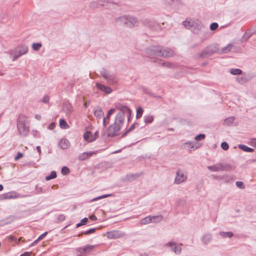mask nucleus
<instances>
[{
	"instance_id": "nucleus-54",
	"label": "nucleus",
	"mask_w": 256,
	"mask_h": 256,
	"mask_svg": "<svg viewBox=\"0 0 256 256\" xmlns=\"http://www.w3.org/2000/svg\"><path fill=\"white\" fill-rule=\"evenodd\" d=\"M236 185L240 188L244 189L245 188L244 183L242 182H236Z\"/></svg>"
},
{
	"instance_id": "nucleus-51",
	"label": "nucleus",
	"mask_w": 256,
	"mask_h": 256,
	"mask_svg": "<svg viewBox=\"0 0 256 256\" xmlns=\"http://www.w3.org/2000/svg\"><path fill=\"white\" fill-rule=\"evenodd\" d=\"M236 80L238 81V82H239L240 84H243L246 82V78L243 76L238 77L236 78Z\"/></svg>"
},
{
	"instance_id": "nucleus-25",
	"label": "nucleus",
	"mask_w": 256,
	"mask_h": 256,
	"mask_svg": "<svg viewBox=\"0 0 256 256\" xmlns=\"http://www.w3.org/2000/svg\"><path fill=\"white\" fill-rule=\"evenodd\" d=\"M238 148L245 152H252L254 151V148L248 147V146L242 144H238Z\"/></svg>"
},
{
	"instance_id": "nucleus-37",
	"label": "nucleus",
	"mask_w": 256,
	"mask_h": 256,
	"mask_svg": "<svg viewBox=\"0 0 256 256\" xmlns=\"http://www.w3.org/2000/svg\"><path fill=\"white\" fill-rule=\"evenodd\" d=\"M150 218L152 219V222H158L162 220V216H150Z\"/></svg>"
},
{
	"instance_id": "nucleus-64",
	"label": "nucleus",
	"mask_w": 256,
	"mask_h": 256,
	"mask_svg": "<svg viewBox=\"0 0 256 256\" xmlns=\"http://www.w3.org/2000/svg\"><path fill=\"white\" fill-rule=\"evenodd\" d=\"M55 124L54 122H52L50 124H49L48 128L50 130H52Z\"/></svg>"
},
{
	"instance_id": "nucleus-10",
	"label": "nucleus",
	"mask_w": 256,
	"mask_h": 256,
	"mask_svg": "<svg viewBox=\"0 0 256 256\" xmlns=\"http://www.w3.org/2000/svg\"><path fill=\"white\" fill-rule=\"evenodd\" d=\"M124 236V233L120 230H112L108 232L106 234L107 237L110 239H116L122 238Z\"/></svg>"
},
{
	"instance_id": "nucleus-32",
	"label": "nucleus",
	"mask_w": 256,
	"mask_h": 256,
	"mask_svg": "<svg viewBox=\"0 0 256 256\" xmlns=\"http://www.w3.org/2000/svg\"><path fill=\"white\" fill-rule=\"evenodd\" d=\"M136 124L138 125V124L136 123L132 124L128 129L124 132L122 134V137H125L128 133L132 132L135 128Z\"/></svg>"
},
{
	"instance_id": "nucleus-62",
	"label": "nucleus",
	"mask_w": 256,
	"mask_h": 256,
	"mask_svg": "<svg viewBox=\"0 0 256 256\" xmlns=\"http://www.w3.org/2000/svg\"><path fill=\"white\" fill-rule=\"evenodd\" d=\"M32 254V252H24V254H22L20 256H31Z\"/></svg>"
},
{
	"instance_id": "nucleus-2",
	"label": "nucleus",
	"mask_w": 256,
	"mask_h": 256,
	"mask_svg": "<svg viewBox=\"0 0 256 256\" xmlns=\"http://www.w3.org/2000/svg\"><path fill=\"white\" fill-rule=\"evenodd\" d=\"M116 22L119 25L126 26L130 28L137 26L139 24L138 18L130 16L118 17L116 20Z\"/></svg>"
},
{
	"instance_id": "nucleus-58",
	"label": "nucleus",
	"mask_w": 256,
	"mask_h": 256,
	"mask_svg": "<svg viewBox=\"0 0 256 256\" xmlns=\"http://www.w3.org/2000/svg\"><path fill=\"white\" fill-rule=\"evenodd\" d=\"M32 135L34 136L36 138H39L40 137V133L37 130H33Z\"/></svg>"
},
{
	"instance_id": "nucleus-24",
	"label": "nucleus",
	"mask_w": 256,
	"mask_h": 256,
	"mask_svg": "<svg viewBox=\"0 0 256 256\" xmlns=\"http://www.w3.org/2000/svg\"><path fill=\"white\" fill-rule=\"evenodd\" d=\"M108 82L110 84H114L118 82V80L116 78L111 74H110L108 76H107V78H106Z\"/></svg>"
},
{
	"instance_id": "nucleus-39",
	"label": "nucleus",
	"mask_w": 256,
	"mask_h": 256,
	"mask_svg": "<svg viewBox=\"0 0 256 256\" xmlns=\"http://www.w3.org/2000/svg\"><path fill=\"white\" fill-rule=\"evenodd\" d=\"M235 120V118L234 116H230L226 118L224 120V124H226L227 125L231 124Z\"/></svg>"
},
{
	"instance_id": "nucleus-55",
	"label": "nucleus",
	"mask_w": 256,
	"mask_h": 256,
	"mask_svg": "<svg viewBox=\"0 0 256 256\" xmlns=\"http://www.w3.org/2000/svg\"><path fill=\"white\" fill-rule=\"evenodd\" d=\"M142 90L146 94L150 96H154V94L150 92V90L148 88L144 87L142 88Z\"/></svg>"
},
{
	"instance_id": "nucleus-34",
	"label": "nucleus",
	"mask_w": 256,
	"mask_h": 256,
	"mask_svg": "<svg viewBox=\"0 0 256 256\" xmlns=\"http://www.w3.org/2000/svg\"><path fill=\"white\" fill-rule=\"evenodd\" d=\"M154 118L152 115H148L144 116V122L146 124H150L154 120Z\"/></svg>"
},
{
	"instance_id": "nucleus-17",
	"label": "nucleus",
	"mask_w": 256,
	"mask_h": 256,
	"mask_svg": "<svg viewBox=\"0 0 256 256\" xmlns=\"http://www.w3.org/2000/svg\"><path fill=\"white\" fill-rule=\"evenodd\" d=\"M142 174V172L128 174L126 176L125 179L126 180H128L129 182H132V181L134 180L139 178Z\"/></svg>"
},
{
	"instance_id": "nucleus-33",
	"label": "nucleus",
	"mask_w": 256,
	"mask_h": 256,
	"mask_svg": "<svg viewBox=\"0 0 256 256\" xmlns=\"http://www.w3.org/2000/svg\"><path fill=\"white\" fill-rule=\"evenodd\" d=\"M150 222H152L150 216L145 217L144 218L142 219L140 222V224L143 225L146 224Z\"/></svg>"
},
{
	"instance_id": "nucleus-57",
	"label": "nucleus",
	"mask_w": 256,
	"mask_h": 256,
	"mask_svg": "<svg viewBox=\"0 0 256 256\" xmlns=\"http://www.w3.org/2000/svg\"><path fill=\"white\" fill-rule=\"evenodd\" d=\"M49 100H50V98L48 96H46V95H45L43 98H42V100H41V102H44V103H48V102H49Z\"/></svg>"
},
{
	"instance_id": "nucleus-21",
	"label": "nucleus",
	"mask_w": 256,
	"mask_h": 256,
	"mask_svg": "<svg viewBox=\"0 0 256 256\" xmlns=\"http://www.w3.org/2000/svg\"><path fill=\"white\" fill-rule=\"evenodd\" d=\"M70 145L69 141L66 138H62L58 142V146L62 149L68 148Z\"/></svg>"
},
{
	"instance_id": "nucleus-47",
	"label": "nucleus",
	"mask_w": 256,
	"mask_h": 256,
	"mask_svg": "<svg viewBox=\"0 0 256 256\" xmlns=\"http://www.w3.org/2000/svg\"><path fill=\"white\" fill-rule=\"evenodd\" d=\"M70 172V169L67 166H63L62 168L61 172L63 175L68 174Z\"/></svg>"
},
{
	"instance_id": "nucleus-56",
	"label": "nucleus",
	"mask_w": 256,
	"mask_h": 256,
	"mask_svg": "<svg viewBox=\"0 0 256 256\" xmlns=\"http://www.w3.org/2000/svg\"><path fill=\"white\" fill-rule=\"evenodd\" d=\"M10 222L7 221L6 220H0V226H5L6 224H10Z\"/></svg>"
},
{
	"instance_id": "nucleus-3",
	"label": "nucleus",
	"mask_w": 256,
	"mask_h": 256,
	"mask_svg": "<svg viewBox=\"0 0 256 256\" xmlns=\"http://www.w3.org/2000/svg\"><path fill=\"white\" fill-rule=\"evenodd\" d=\"M27 118L24 114H20L16 120V126L20 134L22 136H26L29 132V127L26 126V122Z\"/></svg>"
},
{
	"instance_id": "nucleus-8",
	"label": "nucleus",
	"mask_w": 256,
	"mask_h": 256,
	"mask_svg": "<svg viewBox=\"0 0 256 256\" xmlns=\"http://www.w3.org/2000/svg\"><path fill=\"white\" fill-rule=\"evenodd\" d=\"M187 178V176L186 175L182 170L178 169L176 172V176L174 178V183L179 184L184 182Z\"/></svg>"
},
{
	"instance_id": "nucleus-28",
	"label": "nucleus",
	"mask_w": 256,
	"mask_h": 256,
	"mask_svg": "<svg viewBox=\"0 0 256 256\" xmlns=\"http://www.w3.org/2000/svg\"><path fill=\"white\" fill-rule=\"evenodd\" d=\"M94 116L97 118H100L104 115V112L102 108H98L94 112Z\"/></svg>"
},
{
	"instance_id": "nucleus-59",
	"label": "nucleus",
	"mask_w": 256,
	"mask_h": 256,
	"mask_svg": "<svg viewBox=\"0 0 256 256\" xmlns=\"http://www.w3.org/2000/svg\"><path fill=\"white\" fill-rule=\"evenodd\" d=\"M22 156H23V154L20 152H18V153L17 155L15 156L14 160H18L20 158H22Z\"/></svg>"
},
{
	"instance_id": "nucleus-9",
	"label": "nucleus",
	"mask_w": 256,
	"mask_h": 256,
	"mask_svg": "<svg viewBox=\"0 0 256 256\" xmlns=\"http://www.w3.org/2000/svg\"><path fill=\"white\" fill-rule=\"evenodd\" d=\"M180 244H177L175 242H170L166 244V246H168L170 248L171 250L174 252L176 254H180L182 250Z\"/></svg>"
},
{
	"instance_id": "nucleus-16",
	"label": "nucleus",
	"mask_w": 256,
	"mask_h": 256,
	"mask_svg": "<svg viewBox=\"0 0 256 256\" xmlns=\"http://www.w3.org/2000/svg\"><path fill=\"white\" fill-rule=\"evenodd\" d=\"M109 2L107 0H99L97 2H93L90 4V7L92 8H98L100 6H105V3Z\"/></svg>"
},
{
	"instance_id": "nucleus-38",
	"label": "nucleus",
	"mask_w": 256,
	"mask_h": 256,
	"mask_svg": "<svg viewBox=\"0 0 256 256\" xmlns=\"http://www.w3.org/2000/svg\"><path fill=\"white\" fill-rule=\"evenodd\" d=\"M242 72V70L239 68H232L230 70V73L232 75L241 74Z\"/></svg>"
},
{
	"instance_id": "nucleus-5",
	"label": "nucleus",
	"mask_w": 256,
	"mask_h": 256,
	"mask_svg": "<svg viewBox=\"0 0 256 256\" xmlns=\"http://www.w3.org/2000/svg\"><path fill=\"white\" fill-rule=\"evenodd\" d=\"M160 46H152L146 50V56L150 58L155 56H160Z\"/></svg>"
},
{
	"instance_id": "nucleus-35",
	"label": "nucleus",
	"mask_w": 256,
	"mask_h": 256,
	"mask_svg": "<svg viewBox=\"0 0 256 256\" xmlns=\"http://www.w3.org/2000/svg\"><path fill=\"white\" fill-rule=\"evenodd\" d=\"M56 171L53 170L51 172L50 174V175L47 176L45 179L46 180L48 181L52 179H54L56 178Z\"/></svg>"
},
{
	"instance_id": "nucleus-42",
	"label": "nucleus",
	"mask_w": 256,
	"mask_h": 256,
	"mask_svg": "<svg viewBox=\"0 0 256 256\" xmlns=\"http://www.w3.org/2000/svg\"><path fill=\"white\" fill-rule=\"evenodd\" d=\"M143 114V109L141 107H139L136 110V118L137 119L140 118Z\"/></svg>"
},
{
	"instance_id": "nucleus-26",
	"label": "nucleus",
	"mask_w": 256,
	"mask_h": 256,
	"mask_svg": "<svg viewBox=\"0 0 256 256\" xmlns=\"http://www.w3.org/2000/svg\"><path fill=\"white\" fill-rule=\"evenodd\" d=\"M212 239V236L210 234H204L202 239V242L204 244H207Z\"/></svg>"
},
{
	"instance_id": "nucleus-41",
	"label": "nucleus",
	"mask_w": 256,
	"mask_h": 256,
	"mask_svg": "<svg viewBox=\"0 0 256 256\" xmlns=\"http://www.w3.org/2000/svg\"><path fill=\"white\" fill-rule=\"evenodd\" d=\"M42 46V44L40 42L33 43L32 44V48L34 50L38 51Z\"/></svg>"
},
{
	"instance_id": "nucleus-30",
	"label": "nucleus",
	"mask_w": 256,
	"mask_h": 256,
	"mask_svg": "<svg viewBox=\"0 0 256 256\" xmlns=\"http://www.w3.org/2000/svg\"><path fill=\"white\" fill-rule=\"evenodd\" d=\"M232 46H233L232 44H228L224 48H222L220 52L221 54H224V53H227V52H230Z\"/></svg>"
},
{
	"instance_id": "nucleus-22",
	"label": "nucleus",
	"mask_w": 256,
	"mask_h": 256,
	"mask_svg": "<svg viewBox=\"0 0 256 256\" xmlns=\"http://www.w3.org/2000/svg\"><path fill=\"white\" fill-rule=\"evenodd\" d=\"M14 194L12 192H9L4 194L0 196V200H4L14 198H16V196H14Z\"/></svg>"
},
{
	"instance_id": "nucleus-40",
	"label": "nucleus",
	"mask_w": 256,
	"mask_h": 256,
	"mask_svg": "<svg viewBox=\"0 0 256 256\" xmlns=\"http://www.w3.org/2000/svg\"><path fill=\"white\" fill-rule=\"evenodd\" d=\"M186 148L188 149L191 150L192 149L194 150V146L192 142H188L184 144ZM198 146H196L195 149H196Z\"/></svg>"
},
{
	"instance_id": "nucleus-13",
	"label": "nucleus",
	"mask_w": 256,
	"mask_h": 256,
	"mask_svg": "<svg viewBox=\"0 0 256 256\" xmlns=\"http://www.w3.org/2000/svg\"><path fill=\"white\" fill-rule=\"evenodd\" d=\"M96 86L98 90L106 94H110L112 92V90L110 87L106 86L100 83L97 82L96 84Z\"/></svg>"
},
{
	"instance_id": "nucleus-60",
	"label": "nucleus",
	"mask_w": 256,
	"mask_h": 256,
	"mask_svg": "<svg viewBox=\"0 0 256 256\" xmlns=\"http://www.w3.org/2000/svg\"><path fill=\"white\" fill-rule=\"evenodd\" d=\"M48 234V232H46L40 236L38 238V240H42Z\"/></svg>"
},
{
	"instance_id": "nucleus-6",
	"label": "nucleus",
	"mask_w": 256,
	"mask_h": 256,
	"mask_svg": "<svg viewBox=\"0 0 256 256\" xmlns=\"http://www.w3.org/2000/svg\"><path fill=\"white\" fill-rule=\"evenodd\" d=\"M207 168L212 172H218L220 170H229L231 166L228 164L216 163V164L207 166Z\"/></svg>"
},
{
	"instance_id": "nucleus-18",
	"label": "nucleus",
	"mask_w": 256,
	"mask_h": 256,
	"mask_svg": "<svg viewBox=\"0 0 256 256\" xmlns=\"http://www.w3.org/2000/svg\"><path fill=\"white\" fill-rule=\"evenodd\" d=\"M62 108L66 114H72L73 111V107L72 105L68 102L64 103L62 104Z\"/></svg>"
},
{
	"instance_id": "nucleus-45",
	"label": "nucleus",
	"mask_w": 256,
	"mask_h": 256,
	"mask_svg": "<svg viewBox=\"0 0 256 256\" xmlns=\"http://www.w3.org/2000/svg\"><path fill=\"white\" fill-rule=\"evenodd\" d=\"M112 195V194H106L102 195V196H99L98 197H96V198H93L91 201L92 202H94V201H96V200L102 199V198H108V197L110 196H111Z\"/></svg>"
},
{
	"instance_id": "nucleus-61",
	"label": "nucleus",
	"mask_w": 256,
	"mask_h": 256,
	"mask_svg": "<svg viewBox=\"0 0 256 256\" xmlns=\"http://www.w3.org/2000/svg\"><path fill=\"white\" fill-rule=\"evenodd\" d=\"M66 219V216L64 214H60L58 216V220L60 222H62Z\"/></svg>"
},
{
	"instance_id": "nucleus-23",
	"label": "nucleus",
	"mask_w": 256,
	"mask_h": 256,
	"mask_svg": "<svg viewBox=\"0 0 256 256\" xmlns=\"http://www.w3.org/2000/svg\"><path fill=\"white\" fill-rule=\"evenodd\" d=\"M115 112V109L111 108L110 110L106 114V116L103 118V125L106 127V123L109 122V119L110 115H112Z\"/></svg>"
},
{
	"instance_id": "nucleus-43",
	"label": "nucleus",
	"mask_w": 256,
	"mask_h": 256,
	"mask_svg": "<svg viewBox=\"0 0 256 256\" xmlns=\"http://www.w3.org/2000/svg\"><path fill=\"white\" fill-rule=\"evenodd\" d=\"M96 228H90L84 232H82L79 236H81L82 234L85 235H88L94 233L96 231Z\"/></svg>"
},
{
	"instance_id": "nucleus-1",
	"label": "nucleus",
	"mask_w": 256,
	"mask_h": 256,
	"mask_svg": "<svg viewBox=\"0 0 256 256\" xmlns=\"http://www.w3.org/2000/svg\"><path fill=\"white\" fill-rule=\"evenodd\" d=\"M116 108L119 110L120 112L116 115L114 123L110 124L106 130L108 137L113 138L117 136L124 124L125 114L129 115L132 114L130 109L126 106H117Z\"/></svg>"
},
{
	"instance_id": "nucleus-53",
	"label": "nucleus",
	"mask_w": 256,
	"mask_h": 256,
	"mask_svg": "<svg viewBox=\"0 0 256 256\" xmlns=\"http://www.w3.org/2000/svg\"><path fill=\"white\" fill-rule=\"evenodd\" d=\"M221 147L224 150H228L229 146L228 144L226 142H223L221 144Z\"/></svg>"
},
{
	"instance_id": "nucleus-63",
	"label": "nucleus",
	"mask_w": 256,
	"mask_h": 256,
	"mask_svg": "<svg viewBox=\"0 0 256 256\" xmlns=\"http://www.w3.org/2000/svg\"><path fill=\"white\" fill-rule=\"evenodd\" d=\"M88 221V219L86 218H84L83 219H82L80 221V222L83 225L86 224Z\"/></svg>"
},
{
	"instance_id": "nucleus-4",
	"label": "nucleus",
	"mask_w": 256,
	"mask_h": 256,
	"mask_svg": "<svg viewBox=\"0 0 256 256\" xmlns=\"http://www.w3.org/2000/svg\"><path fill=\"white\" fill-rule=\"evenodd\" d=\"M218 52V44H212L205 48L202 51L198 54V56L200 58H208Z\"/></svg>"
},
{
	"instance_id": "nucleus-48",
	"label": "nucleus",
	"mask_w": 256,
	"mask_h": 256,
	"mask_svg": "<svg viewBox=\"0 0 256 256\" xmlns=\"http://www.w3.org/2000/svg\"><path fill=\"white\" fill-rule=\"evenodd\" d=\"M100 74L105 79L107 78V76L110 74L107 72V70L105 69H102L100 71Z\"/></svg>"
},
{
	"instance_id": "nucleus-11",
	"label": "nucleus",
	"mask_w": 256,
	"mask_h": 256,
	"mask_svg": "<svg viewBox=\"0 0 256 256\" xmlns=\"http://www.w3.org/2000/svg\"><path fill=\"white\" fill-rule=\"evenodd\" d=\"M204 28V24L198 20H195V23L192 32L196 34H200Z\"/></svg>"
},
{
	"instance_id": "nucleus-44",
	"label": "nucleus",
	"mask_w": 256,
	"mask_h": 256,
	"mask_svg": "<svg viewBox=\"0 0 256 256\" xmlns=\"http://www.w3.org/2000/svg\"><path fill=\"white\" fill-rule=\"evenodd\" d=\"M8 239L10 242H14L16 244H18L21 240V238L17 239L16 238L13 236H10L8 237Z\"/></svg>"
},
{
	"instance_id": "nucleus-50",
	"label": "nucleus",
	"mask_w": 256,
	"mask_h": 256,
	"mask_svg": "<svg viewBox=\"0 0 256 256\" xmlns=\"http://www.w3.org/2000/svg\"><path fill=\"white\" fill-rule=\"evenodd\" d=\"M206 136L204 134H200L196 136L195 140L197 141L200 140L205 138Z\"/></svg>"
},
{
	"instance_id": "nucleus-7",
	"label": "nucleus",
	"mask_w": 256,
	"mask_h": 256,
	"mask_svg": "<svg viewBox=\"0 0 256 256\" xmlns=\"http://www.w3.org/2000/svg\"><path fill=\"white\" fill-rule=\"evenodd\" d=\"M94 248V246L92 245H86L83 247L78 248L76 251L79 254H78L76 256H86L92 251Z\"/></svg>"
},
{
	"instance_id": "nucleus-19",
	"label": "nucleus",
	"mask_w": 256,
	"mask_h": 256,
	"mask_svg": "<svg viewBox=\"0 0 256 256\" xmlns=\"http://www.w3.org/2000/svg\"><path fill=\"white\" fill-rule=\"evenodd\" d=\"M84 138L88 142H92L96 140V137L92 136V134L90 131H86L84 134Z\"/></svg>"
},
{
	"instance_id": "nucleus-31",
	"label": "nucleus",
	"mask_w": 256,
	"mask_h": 256,
	"mask_svg": "<svg viewBox=\"0 0 256 256\" xmlns=\"http://www.w3.org/2000/svg\"><path fill=\"white\" fill-rule=\"evenodd\" d=\"M252 33L250 32V30H248L243 35L242 40V42L246 41L252 36Z\"/></svg>"
},
{
	"instance_id": "nucleus-36",
	"label": "nucleus",
	"mask_w": 256,
	"mask_h": 256,
	"mask_svg": "<svg viewBox=\"0 0 256 256\" xmlns=\"http://www.w3.org/2000/svg\"><path fill=\"white\" fill-rule=\"evenodd\" d=\"M60 128L64 129L68 128H69L68 124H67L66 121L64 119H60Z\"/></svg>"
},
{
	"instance_id": "nucleus-46",
	"label": "nucleus",
	"mask_w": 256,
	"mask_h": 256,
	"mask_svg": "<svg viewBox=\"0 0 256 256\" xmlns=\"http://www.w3.org/2000/svg\"><path fill=\"white\" fill-rule=\"evenodd\" d=\"M160 61L161 62L160 64L162 66H166L167 68H171L172 66V64L170 62L163 61L162 60H160Z\"/></svg>"
},
{
	"instance_id": "nucleus-52",
	"label": "nucleus",
	"mask_w": 256,
	"mask_h": 256,
	"mask_svg": "<svg viewBox=\"0 0 256 256\" xmlns=\"http://www.w3.org/2000/svg\"><path fill=\"white\" fill-rule=\"evenodd\" d=\"M248 144L250 146L256 148V138H252L250 141L248 142Z\"/></svg>"
},
{
	"instance_id": "nucleus-12",
	"label": "nucleus",
	"mask_w": 256,
	"mask_h": 256,
	"mask_svg": "<svg viewBox=\"0 0 256 256\" xmlns=\"http://www.w3.org/2000/svg\"><path fill=\"white\" fill-rule=\"evenodd\" d=\"M160 50L161 52L160 54V57H169V56H172L174 55V52L173 50L169 48H166L162 49V48H160Z\"/></svg>"
},
{
	"instance_id": "nucleus-27",
	"label": "nucleus",
	"mask_w": 256,
	"mask_h": 256,
	"mask_svg": "<svg viewBox=\"0 0 256 256\" xmlns=\"http://www.w3.org/2000/svg\"><path fill=\"white\" fill-rule=\"evenodd\" d=\"M16 51L20 54V56L24 54L27 53L28 51V47L26 46H22L18 48Z\"/></svg>"
},
{
	"instance_id": "nucleus-20",
	"label": "nucleus",
	"mask_w": 256,
	"mask_h": 256,
	"mask_svg": "<svg viewBox=\"0 0 256 256\" xmlns=\"http://www.w3.org/2000/svg\"><path fill=\"white\" fill-rule=\"evenodd\" d=\"M195 23V20H187L182 22V24L185 28L190 30L192 31V28H194Z\"/></svg>"
},
{
	"instance_id": "nucleus-15",
	"label": "nucleus",
	"mask_w": 256,
	"mask_h": 256,
	"mask_svg": "<svg viewBox=\"0 0 256 256\" xmlns=\"http://www.w3.org/2000/svg\"><path fill=\"white\" fill-rule=\"evenodd\" d=\"M144 24L146 26H148L152 30L156 29L158 26V24L154 21L150 20H142Z\"/></svg>"
},
{
	"instance_id": "nucleus-14",
	"label": "nucleus",
	"mask_w": 256,
	"mask_h": 256,
	"mask_svg": "<svg viewBox=\"0 0 256 256\" xmlns=\"http://www.w3.org/2000/svg\"><path fill=\"white\" fill-rule=\"evenodd\" d=\"M94 154H96L94 152H84L78 156V159L80 161L86 160L92 156Z\"/></svg>"
},
{
	"instance_id": "nucleus-29",
	"label": "nucleus",
	"mask_w": 256,
	"mask_h": 256,
	"mask_svg": "<svg viewBox=\"0 0 256 256\" xmlns=\"http://www.w3.org/2000/svg\"><path fill=\"white\" fill-rule=\"evenodd\" d=\"M219 234H220V235L223 238H230L234 236L233 233L230 232H220Z\"/></svg>"
},
{
	"instance_id": "nucleus-49",
	"label": "nucleus",
	"mask_w": 256,
	"mask_h": 256,
	"mask_svg": "<svg viewBox=\"0 0 256 256\" xmlns=\"http://www.w3.org/2000/svg\"><path fill=\"white\" fill-rule=\"evenodd\" d=\"M218 24L217 22H212L210 25V30H214L218 28Z\"/></svg>"
}]
</instances>
